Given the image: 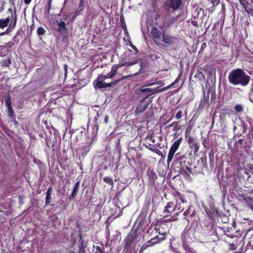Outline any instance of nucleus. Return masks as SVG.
I'll return each instance as SVG.
<instances>
[{"mask_svg": "<svg viewBox=\"0 0 253 253\" xmlns=\"http://www.w3.org/2000/svg\"><path fill=\"white\" fill-rule=\"evenodd\" d=\"M210 1L211 3L213 5L217 4L218 3V1L217 0H209Z\"/></svg>", "mask_w": 253, "mask_h": 253, "instance_id": "09e8293b", "label": "nucleus"}, {"mask_svg": "<svg viewBox=\"0 0 253 253\" xmlns=\"http://www.w3.org/2000/svg\"><path fill=\"white\" fill-rule=\"evenodd\" d=\"M67 16H65L64 18H63V19L66 20L67 19L66 18Z\"/></svg>", "mask_w": 253, "mask_h": 253, "instance_id": "0e129e2a", "label": "nucleus"}, {"mask_svg": "<svg viewBox=\"0 0 253 253\" xmlns=\"http://www.w3.org/2000/svg\"><path fill=\"white\" fill-rule=\"evenodd\" d=\"M7 113L9 117L11 118L12 120L15 119V115L14 113L12 106L7 107Z\"/></svg>", "mask_w": 253, "mask_h": 253, "instance_id": "bb28decb", "label": "nucleus"}, {"mask_svg": "<svg viewBox=\"0 0 253 253\" xmlns=\"http://www.w3.org/2000/svg\"><path fill=\"white\" fill-rule=\"evenodd\" d=\"M80 13L76 11L75 12V13L72 16V17H71V19L70 20V21L71 22H73L75 20V19H76V18L77 17V16H78L79 15H80Z\"/></svg>", "mask_w": 253, "mask_h": 253, "instance_id": "c03bdc74", "label": "nucleus"}, {"mask_svg": "<svg viewBox=\"0 0 253 253\" xmlns=\"http://www.w3.org/2000/svg\"><path fill=\"white\" fill-rule=\"evenodd\" d=\"M57 23L58 28L57 31L59 32L61 34H62L63 31H67V28L66 27V24L64 21H60V22H57Z\"/></svg>", "mask_w": 253, "mask_h": 253, "instance_id": "412c9836", "label": "nucleus"}, {"mask_svg": "<svg viewBox=\"0 0 253 253\" xmlns=\"http://www.w3.org/2000/svg\"><path fill=\"white\" fill-rule=\"evenodd\" d=\"M241 4L245 9V11L248 14L253 10L252 5L246 0H239Z\"/></svg>", "mask_w": 253, "mask_h": 253, "instance_id": "2eb2a0df", "label": "nucleus"}, {"mask_svg": "<svg viewBox=\"0 0 253 253\" xmlns=\"http://www.w3.org/2000/svg\"><path fill=\"white\" fill-rule=\"evenodd\" d=\"M97 120H98V118L97 117H95L94 119V122H95V124H94V126L96 127V130L97 131L98 130V127H99V124L97 122Z\"/></svg>", "mask_w": 253, "mask_h": 253, "instance_id": "a18cd8bd", "label": "nucleus"}, {"mask_svg": "<svg viewBox=\"0 0 253 253\" xmlns=\"http://www.w3.org/2000/svg\"><path fill=\"white\" fill-rule=\"evenodd\" d=\"M209 93H208V95H207V98L206 99V101H206V103H208V102H209Z\"/></svg>", "mask_w": 253, "mask_h": 253, "instance_id": "13d9d810", "label": "nucleus"}, {"mask_svg": "<svg viewBox=\"0 0 253 253\" xmlns=\"http://www.w3.org/2000/svg\"><path fill=\"white\" fill-rule=\"evenodd\" d=\"M7 12L10 14L6 18L0 19V28L3 29L8 26L6 30L0 33V36L5 35L11 32L15 27L18 20V15L16 9L13 10L11 8H8Z\"/></svg>", "mask_w": 253, "mask_h": 253, "instance_id": "f03ea898", "label": "nucleus"}, {"mask_svg": "<svg viewBox=\"0 0 253 253\" xmlns=\"http://www.w3.org/2000/svg\"><path fill=\"white\" fill-rule=\"evenodd\" d=\"M131 76H132V75H128V76H124L120 79L117 80L115 81L111 82L110 83H105V88L107 87H110L113 85H115V84H117V83H118L120 81H121L124 79H126L129 77H131Z\"/></svg>", "mask_w": 253, "mask_h": 253, "instance_id": "b1692460", "label": "nucleus"}, {"mask_svg": "<svg viewBox=\"0 0 253 253\" xmlns=\"http://www.w3.org/2000/svg\"><path fill=\"white\" fill-rule=\"evenodd\" d=\"M136 236L134 233H129L125 239L124 247L125 249H128L133 242L136 240Z\"/></svg>", "mask_w": 253, "mask_h": 253, "instance_id": "f8f14e48", "label": "nucleus"}, {"mask_svg": "<svg viewBox=\"0 0 253 253\" xmlns=\"http://www.w3.org/2000/svg\"><path fill=\"white\" fill-rule=\"evenodd\" d=\"M170 127H172V131H177L180 128V126H179L178 122H173L170 125L165 126V129L168 130Z\"/></svg>", "mask_w": 253, "mask_h": 253, "instance_id": "f3484780", "label": "nucleus"}, {"mask_svg": "<svg viewBox=\"0 0 253 253\" xmlns=\"http://www.w3.org/2000/svg\"><path fill=\"white\" fill-rule=\"evenodd\" d=\"M182 75V73L181 72L180 73V74H179L178 76L175 79V80L171 84H170V85L165 87V88L162 89L161 91H163L168 90V89L170 88L171 86H174L175 84L176 83H177L180 80V78H181Z\"/></svg>", "mask_w": 253, "mask_h": 253, "instance_id": "4be33fe9", "label": "nucleus"}, {"mask_svg": "<svg viewBox=\"0 0 253 253\" xmlns=\"http://www.w3.org/2000/svg\"><path fill=\"white\" fill-rule=\"evenodd\" d=\"M146 176L148 178V187L156 189V181L158 179V176L155 171L153 169L149 168L147 170Z\"/></svg>", "mask_w": 253, "mask_h": 253, "instance_id": "423d86ee", "label": "nucleus"}, {"mask_svg": "<svg viewBox=\"0 0 253 253\" xmlns=\"http://www.w3.org/2000/svg\"><path fill=\"white\" fill-rule=\"evenodd\" d=\"M153 7H155V6H156V7H157V4H156V1H155L154 2H153Z\"/></svg>", "mask_w": 253, "mask_h": 253, "instance_id": "052dcab7", "label": "nucleus"}, {"mask_svg": "<svg viewBox=\"0 0 253 253\" xmlns=\"http://www.w3.org/2000/svg\"><path fill=\"white\" fill-rule=\"evenodd\" d=\"M80 181H78V182H76L73 188L72 194L69 197V198L70 199H74L77 195L80 188Z\"/></svg>", "mask_w": 253, "mask_h": 253, "instance_id": "6ab92c4d", "label": "nucleus"}, {"mask_svg": "<svg viewBox=\"0 0 253 253\" xmlns=\"http://www.w3.org/2000/svg\"><path fill=\"white\" fill-rule=\"evenodd\" d=\"M151 57L153 59L157 60V59H159L160 58V56L159 55H157V54H152L151 55Z\"/></svg>", "mask_w": 253, "mask_h": 253, "instance_id": "de8ad7c7", "label": "nucleus"}, {"mask_svg": "<svg viewBox=\"0 0 253 253\" xmlns=\"http://www.w3.org/2000/svg\"><path fill=\"white\" fill-rule=\"evenodd\" d=\"M195 77L198 78V79L200 80H202L204 79L205 76L202 72L200 71H197Z\"/></svg>", "mask_w": 253, "mask_h": 253, "instance_id": "72a5a7b5", "label": "nucleus"}, {"mask_svg": "<svg viewBox=\"0 0 253 253\" xmlns=\"http://www.w3.org/2000/svg\"><path fill=\"white\" fill-rule=\"evenodd\" d=\"M182 140V137H180L175 140L171 146L168 155L167 163L168 164H169L172 161L173 156L179 147Z\"/></svg>", "mask_w": 253, "mask_h": 253, "instance_id": "20e7f679", "label": "nucleus"}, {"mask_svg": "<svg viewBox=\"0 0 253 253\" xmlns=\"http://www.w3.org/2000/svg\"><path fill=\"white\" fill-rule=\"evenodd\" d=\"M154 230L160 235V236L159 237L157 235L152 238L150 240H148L147 242H146L141 247L139 251V253H143V251L146 250L147 248L152 247L155 245L158 244L166 239L167 235L166 232H161L159 227H155Z\"/></svg>", "mask_w": 253, "mask_h": 253, "instance_id": "7ed1b4c3", "label": "nucleus"}, {"mask_svg": "<svg viewBox=\"0 0 253 253\" xmlns=\"http://www.w3.org/2000/svg\"><path fill=\"white\" fill-rule=\"evenodd\" d=\"M244 139H240L238 140V141L236 142L237 147H242V146L243 144Z\"/></svg>", "mask_w": 253, "mask_h": 253, "instance_id": "79ce46f5", "label": "nucleus"}, {"mask_svg": "<svg viewBox=\"0 0 253 253\" xmlns=\"http://www.w3.org/2000/svg\"><path fill=\"white\" fill-rule=\"evenodd\" d=\"M162 225L167 226V225L165 224H162Z\"/></svg>", "mask_w": 253, "mask_h": 253, "instance_id": "774afa93", "label": "nucleus"}, {"mask_svg": "<svg viewBox=\"0 0 253 253\" xmlns=\"http://www.w3.org/2000/svg\"><path fill=\"white\" fill-rule=\"evenodd\" d=\"M52 0H48L47 8V9L45 10V12L47 13V14L49 13V11L51 9Z\"/></svg>", "mask_w": 253, "mask_h": 253, "instance_id": "a19ab883", "label": "nucleus"}, {"mask_svg": "<svg viewBox=\"0 0 253 253\" xmlns=\"http://www.w3.org/2000/svg\"><path fill=\"white\" fill-rule=\"evenodd\" d=\"M153 90H154V89H152L150 88H143V89H140L138 91V94H141L143 93H146L147 94L146 96L144 98H146V99H147L149 95V93L153 91Z\"/></svg>", "mask_w": 253, "mask_h": 253, "instance_id": "393cba45", "label": "nucleus"}, {"mask_svg": "<svg viewBox=\"0 0 253 253\" xmlns=\"http://www.w3.org/2000/svg\"><path fill=\"white\" fill-rule=\"evenodd\" d=\"M130 46H131V47L133 50H134L135 51H136L137 52H138V49H137V47H136L134 45H133V44L131 43V44H130Z\"/></svg>", "mask_w": 253, "mask_h": 253, "instance_id": "8fccbe9b", "label": "nucleus"}, {"mask_svg": "<svg viewBox=\"0 0 253 253\" xmlns=\"http://www.w3.org/2000/svg\"><path fill=\"white\" fill-rule=\"evenodd\" d=\"M121 66L119 65H115L111 68V71L108 74V77L110 78H113L117 74L118 69L121 67Z\"/></svg>", "mask_w": 253, "mask_h": 253, "instance_id": "a211bd4d", "label": "nucleus"}, {"mask_svg": "<svg viewBox=\"0 0 253 253\" xmlns=\"http://www.w3.org/2000/svg\"><path fill=\"white\" fill-rule=\"evenodd\" d=\"M149 150H150L152 151H154L153 149L152 148H149Z\"/></svg>", "mask_w": 253, "mask_h": 253, "instance_id": "338daca9", "label": "nucleus"}, {"mask_svg": "<svg viewBox=\"0 0 253 253\" xmlns=\"http://www.w3.org/2000/svg\"><path fill=\"white\" fill-rule=\"evenodd\" d=\"M178 220V218L175 217L173 215L170 218L166 220V222H173Z\"/></svg>", "mask_w": 253, "mask_h": 253, "instance_id": "37998d69", "label": "nucleus"}, {"mask_svg": "<svg viewBox=\"0 0 253 253\" xmlns=\"http://www.w3.org/2000/svg\"><path fill=\"white\" fill-rule=\"evenodd\" d=\"M183 112L181 110H179L178 111V112L176 114L175 116V118L176 120H179L181 118V117L183 116Z\"/></svg>", "mask_w": 253, "mask_h": 253, "instance_id": "58836bf2", "label": "nucleus"}, {"mask_svg": "<svg viewBox=\"0 0 253 253\" xmlns=\"http://www.w3.org/2000/svg\"><path fill=\"white\" fill-rule=\"evenodd\" d=\"M162 32L157 26H154L151 28L150 32V37L154 42L158 46H160V43L159 41L161 40Z\"/></svg>", "mask_w": 253, "mask_h": 253, "instance_id": "6e6552de", "label": "nucleus"}, {"mask_svg": "<svg viewBox=\"0 0 253 253\" xmlns=\"http://www.w3.org/2000/svg\"><path fill=\"white\" fill-rule=\"evenodd\" d=\"M103 180L106 183L109 184L111 186H113L114 182L113 179L108 176H105L103 178Z\"/></svg>", "mask_w": 253, "mask_h": 253, "instance_id": "c756f323", "label": "nucleus"}, {"mask_svg": "<svg viewBox=\"0 0 253 253\" xmlns=\"http://www.w3.org/2000/svg\"><path fill=\"white\" fill-rule=\"evenodd\" d=\"M184 206H183L180 203H175V205L173 202H168L164 208V213H170L175 211L176 209L180 210V212L184 209Z\"/></svg>", "mask_w": 253, "mask_h": 253, "instance_id": "1a4fd4ad", "label": "nucleus"}, {"mask_svg": "<svg viewBox=\"0 0 253 253\" xmlns=\"http://www.w3.org/2000/svg\"><path fill=\"white\" fill-rule=\"evenodd\" d=\"M150 139L151 140V141L153 142H155V139H153V137H150Z\"/></svg>", "mask_w": 253, "mask_h": 253, "instance_id": "680f3d73", "label": "nucleus"}, {"mask_svg": "<svg viewBox=\"0 0 253 253\" xmlns=\"http://www.w3.org/2000/svg\"><path fill=\"white\" fill-rule=\"evenodd\" d=\"M186 138H187V142L188 143V144L191 143L195 141H196V138L195 137L186 135Z\"/></svg>", "mask_w": 253, "mask_h": 253, "instance_id": "473e14b6", "label": "nucleus"}, {"mask_svg": "<svg viewBox=\"0 0 253 253\" xmlns=\"http://www.w3.org/2000/svg\"><path fill=\"white\" fill-rule=\"evenodd\" d=\"M96 251L94 253H103V250L100 247H96Z\"/></svg>", "mask_w": 253, "mask_h": 253, "instance_id": "49530a36", "label": "nucleus"}, {"mask_svg": "<svg viewBox=\"0 0 253 253\" xmlns=\"http://www.w3.org/2000/svg\"><path fill=\"white\" fill-rule=\"evenodd\" d=\"M105 83L103 81H97L95 84V86L99 88H105Z\"/></svg>", "mask_w": 253, "mask_h": 253, "instance_id": "7c9ffc66", "label": "nucleus"}, {"mask_svg": "<svg viewBox=\"0 0 253 253\" xmlns=\"http://www.w3.org/2000/svg\"><path fill=\"white\" fill-rule=\"evenodd\" d=\"M32 0H24V2L26 4H29Z\"/></svg>", "mask_w": 253, "mask_h": 253, "instance_id": "5fc2aeb1", "label": "nucleus"}, {"mask_svg": "<svg viewBox=\"0 0 253 253\" xmlns=\"http://www.w3.org/2000/svg\"><path fill=\"white\" fill-rule=\"evenodd\" d=\"M162 37L164 42L169 45L174 44L177 41V39L176 37L168 35L164 32L163 33Z\"/></svg>", "mask_w": 253, "mask_h": 253, "instance_id": "ddd939ff", "label": "nucleus"}, {"mask_svg": "<svg viewBox=\"0 0 253 253\" xmlns=\"http://www.w3.org/2000/svg\"><path fill=\"white\" fill-rule=\"evenodd\" d=\"M181 4V0H166L164 3V7L167 11L171 9L176 11L179 8Z\"/></svg>", "mask_w": 253, "mask_h": 253, "instance_id": "39448f33", "label": "nucleus"}, {"mask_svg": "<svg viewBox=\"0 0 253 253\" xmlns=\"http://www.w3.org/2000/svg\"><path fill=\"white\" fill-rule=\"evenodd\" d=\"M45 30H44V29L43 27H40L38 28L37 34L39 36H42L45 34Z\"/></svg>", "mask_w": 253, "mask_h": 253, "instance_id": "c9c22d12", "label": "nucleus"}, {"mask_svg": "<svg viewBox=\"0 0 253 253\" xmlns=\"http://www.w3.org/2000/svg\"><path fill=\"white\" fill-rule=\"evenodd\" d=\"M229 82L234 85L247 86L250 83L251 77L240 68L232 70L228 75Z\"/></svg>", "mask_w": 253, "mask_h": 253, "instance_id": "f257e3e1", "label": "nucleus"}, {"mask_svg": "<svg viewBox=\"0 0 253 253\" xmlns=\"http://www.w3.org/2000/svg\"><path fill=\"white\" fill-rule=\"evenodd\" d=\"M149 103V101L146 100V98H143L140 100L136 106L134 111L135 115L138 116L144 112L148 107Z\"/></svg>", "mask_w": 253, "mask_h": 253, "instance_id": "0eeeda50", "label": "nucleus"}, {"mask_svg": "<svg viewBox=\"0 0 253 253\" xmlns=\"http://www.w3.org/2000/svg\"><path fill=\"white\" fill-rule=\"evenodd\" d=\"M229 245V250L231 251H234L237 249V246L234 243H228Z\"/></svg>", "mask_w": 253, "mask_h": 253, "instance_id": "4c0bfd02", "label": "nucleus"}, {"mask_svg": "<svg viewBox=\"0 0 253 253\" xmlns=\"http://www.w3.org/2000/svg\"><path fill=\"white\" fill-rule=\"evenodd\" d=\"M191 130V127H190L189 126H188L186 130V131H185V134H186V133L188 132H190Z\"/></svg>", "mask_w": 253, "mask_h": 253, "instance_id": "864d4df0", "label": "nucleus"}, {"mask_svg": "<svg viewBox=\"0 0 253 253\" xmlns=\"http://www.w3.org/2000/svg\"><path fill=\"white\" fill-rule=\"evenodd\" d=\"M179 212H176L174 215L173 216L175 217H176L177 218H178V216L179 215Z\"/></svg>", "mask_w": 253, "mask_h": 253, "instance_id": "4d7b16f0", "label": "nucleus"}, {"mask_svg": "<svg viewBox=\"0 0 253 253\" xmlns=\"http://www.w3.org/2000/svg\"><path fill=\"white\" fill-rule=\"evenodd\" d=\"M184 114H185V116H187V112H186V111H185L184 112Z\"/></svg>", "mask_w": 253, "mask_h": 253, "instance_id": "69168bd1", "label": "nucleus"}, {"mask_svg": "<svg viewBox=\"0 0 253 253\" xmlns=\"http://www.w3.org/2000/svg\"><path fill=\"white\" fill-rule=\"evenodd\" d=\"M108 120H109V117L107 115H106L105 116V118H104V122L106 124H107L108 122Z\"/></svg>", "mask_w": 253, "mask_h": 253, "instance_id": "3c124183", "label": "nucleus"}, {"mask_svg": "<svg viewBox=\"0 0 253 253\" xmlns=\"http://www.w3.org/2000/svg\"><path fill=\"white\" fill-rule=\"evenodd\" d=\"M64 68H65V74H66L67 72V65H64Z\"/></svg>", "mask_w": 253, "mask_h": 253, "instance_id": "bf43d9fd", "label": "nucleus"}, {"mask_svg": "<svg viewBox=\"0 0 253 253\" xmlns=\"http://www.w3.org/2000/svg\"><path fill=\"white\" fill-rule=\"evenodd\" d=\"M189 148L193 152L194 155H196L200 148L199 142L197 140L188 144Z\"/></svg>", "mask_w": 253, "mask_h": 253, "instance_id": "dca6fc26", "label": "nucleus"}, {"mask_svg": "<svg viewBox=\"0 0 253 253\" xmlns=\"http://www.w3.org/2000/svg\"><path fill=\"white\" fill-rule=\"evenodd\" d=\"M134 157L135 158L136 161H137L138 163H140L141 162L142 155L140 153L136 151Z\"/></svg>", "mask_w": 253, "mask_h": 253, "instance_id": "e433bc0d", "label": "nucleus"}, {"mask_svg": "<svg viewBox=\"0 0 253 253\" xmlns=\"http://www.w3.org/2000/svg\"><path fill=\"white\" fill-rule=\"evenodd\" d=\"M250 100L253 103V89H252V93L251 94Z\"/></svg>", "mask_w": 253, "mask_h": 253, "instance_id": "603ef678", "label": "nucleus"}, {"mask_svg": "<svg viewBox=\"0 0 253 253\" xmlns=\"http://www.w3.org/2000/svg\"><path fill=\"white\" fill-rule=\"evenodd\" d=\"M196 215L195 210L191 205L188 207V208L184 212L183 215L184 218L189 222L190 220H192Z\"/></svg>", "mask_w": 253, "mask_h": 253, "instance_id": "9d476101", "label": "nucleus"}, {"mask_svg": "<svg viewBox=\"0 0 253 253\" xmlns=\"http://www.w3.org/2000/svg\"><path fill=\"white\" fill-rule=\"evenodd\" d=\"M235 110L237 113L242 112L244 111L243 106L241 104H237L234 107Z\"/></svg>", "mask_w": 253, "mask_h": 253, "instance_id": "f704fd0d", "label": "nucleus"}, {"mask_svg": "<svg viewBox=\"0 0 253 253\" xmlns=\"http://www.w3.org/2000/svg\"><path fill=\"white\" fill-rule=\"evenodd\" d=\"M135 63H136V62H128V61H125L121 66H131Z\"/></svg>", "mask_w": 253, "mask_h": 253, "instance_id": "ea45409f", "label": "nucleus"}, {"mask_svg": "<svg viewBox=\"0 0 253 253\" xmlns=\"http://www.w3.org/2000/svg\"><path fill=\"white\" fill-rule=\"evenodd\" d=\"M177 131H174V133L173 134V135L174 136H175L176 135V134H177Z\"/></svg>", "mask_w": 253, "mask_h": 253, "instance_id": "e2e57ef3", "label": "nucleus"}, {"mask_svg": "<svg viewBox=\"0 0 253 253\" xmlns=\"http://www.w3.org/2000/svg\"><path fill=\"white\" fill-rule=\"evenodd\" d=\"M173 22H174V18H169V19H167L166 21L165 24L160 25L159 26V28L162 30H163L164 28L167 29V28H169V27H170L173 23Z\"/></svg>", "mask_w": 253, "mask_h": 253, "instance_id": "aec40b11", "label": "nucleus"}, {"mask_svg": "<svg viewBox=\"0 0 253 253\" xmlns=\"http://www.w3.org/2000/svg\"><path fill=\"white\" fill-rule=\"evenodd\" d=\"M4 99L6 107L12 106L11 96L9 94H7L6 95H5L4 96Z\"/></svg>", "mask_w": 253, "mask_h": 253, "instance_id": "cd10ccee", "label": "nucleus"}, {"mask_svg": "<svg viewBox=\"0 0 253 253\" xmlns=\"http://www.w3.org/2000/svg\"><path fill=\"white\" fill-rule=\"evenodd\" d=\"M172 195L174 198L176 203H180L183 206H184L183 205L187 203L185 196L179 192L175 191L172 193Z\"/></svg>", "mask_w": 253, "mask_h": 253, "instance_id": "9b49d317", "label": "nucleus"}, {"mask_svg": "<svg viewBox=\"0 0 253 253\" xmlns=\"http://www.w3.org/2000/svg\"><path fill=\"white\" fill-rule=\"evenodd\" d=\"M128 163L131 167H134L136 166L137 164V161H136L134 156L131 157H127Z\"/></svg>", "mask_w": 253, "mask_h": 253, "instance_id": "c85d7f7f", "label": "nucleus"}, {"mask_svg": "<svg viewBox=\"0 0 253 253\" xmlns=\"http://www.w3.org/2000/svg\"><path fill=\"white\" fill-rule=\"evenodd\" d=\"M176 163H179L180 166H182V163L185 162V156L183 155H180V153H177L175 155Z\"/></svg>", "mask_w": 253, "mask_h": 253, "instance_id": "5701e85b", "label": "nucleus"}, {"mask_svg": "<svg viewBox=\"0 0 253 253\" xmlns=\"http://www.w3.org/2000/svg\"><path fill=\"white\" fill-rule=\"evenodd\" d=\"M84 0H80V3L76 11L80 13L81 11H82L84 8Z\"/></svg>", "mask_w": 253, "mask_h": 253, "instance_id": "2f4dec72", "label": "nucleus"}, {"mask_svg": "<svg viewBox=\"0 0 253 253\" xmlns=\"http://www.w3.org/2000/svg\"><path fill=\"white\" fill-rule=\"evenodd\" d=\"M102 78L103 79V80H105L106 79H108V78H110V77H108V74L106 75H103L102 76Z\"/></svg>", "mask_w": 253, "mask_h": 253, "instance_id": "6e6d98bb", "label": "nucleus"}, {"mask_svg": "<svg viewBox=\"0 0 253 253\" xmlns=\"http://www.w3.org/2000/svg\"><path fill=\"white\" fill-rule=\"evenodd\" d=\"M245 200L246 201L247 207L253 211V199L247 197L245 199Z\"/></svg>", "mask_w": 253, "mask_h": 253, "instance_id": "a878e982", "label": "nucleus"}, {"mask_svg": "<svg viewBox=\"0 0 253 253\" xmlns=\"http://www.w3.org/2000/svg\"><path fill=\"white\" fill-rule=\"evenodd\" d=\"M52 191H53V188L50 186L48 188L47 191L45 193V195H46L45 201V206H48V205H51V199H52L51 195H52Z\"/></svg>", "mask_w": 253, "mask_h": 253, "instance_id": "4468645a", "label": "nucleus"}]
</instances>
